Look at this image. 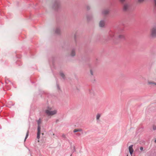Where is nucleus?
Returning <instances> with one entry per match:
<instances>
[{
    "label": "nucleus",
    "mask_w": 156,
    "mask_h": 156,
    "mask_svg": "<svg viewBox=\"0 0 156 156\" xmlns=\"http://www.w3.org/2000/svg\"><path fill=\"white\" fill-rule=\"evenodd\" d=\"M133 145H131L129 147V153L131 155H132L133 151Z\"/></svg>",
    "instance_id": "6"
},
{
    "label": "nucleus",
    "mask_w": 156,
    "mask_h": 156,
    "mask_svg": "<svg viewBox=\"0 0 156 156\" xmlns=\"http://www.w3.org/2000/svg\"><path fill=\"white\" fill-rule=\"evenodd\" d=\"M90 74L92 75H93V71L92 70H90Z\"/></svg>",
    "instance_id": "22"
},
{
    "label": "nucleus",
    "mask_w": 156,
    "mask_h": 156,
    "mask_svg": "<svg viewBox=\"0 0 156 156\" xmlns=\"http://www.w3.org/2000/svg\"><path fill=\"white\" fill-rule=\"evenodd\" d=\"M60 76L62 77L63 78V79L64 78V77L65 76V75H64V74L63 73H60Z\"/></svg>",
    "instance_id": "18"
},
{
    "label": "nucleus",
    "mask_w": 156,
    "mask_h": 156,
    "mask_svg": "<svg viewBox=\"0 0 156 156\" xmlns=\"http://www.w3.org/2000/svg\"><path fill=\"white\" fill-rule=\"evenodd\" d=\"M148 84L149 85H150L152 86H156V83H155L154 82H151V81H148Z\"/></svg>",
    "instance_id": "11"
},
{
    "label": "nucleus",
    "mask_w": 156,
    "mask_h": 156,
    "mask_svg": "<svg viewBox=\"0 0 156 156\" xmlns=\"http://www.w3.org/2000/svg\"><path fill=\"white\" fill-rule=\"evenodd\" d=\"M70 156H72V154H71V155H70Z\"/></svg>",
    "instance_id": "29"
},
{
    "label": "nucleus",
    "mask_w": 156,
    "mask_h": 156,
    "mask_svg": "<svg viewBox=\"0 0 156 156\" xmlns=\"http://www.w3.org/2000/svg\"><path fill=\"white\" fill-rule=\"evenodd\" d=\"M153 130H154L156 129V126L154 125L153 126Z\"/></svg>",
    "instance_id": "21"
},
{
    "label": "nucleus",
    "mask_w": 156,
    "mask_h": 156,
    "mask_svg": "<svg viewBox=\"0 0 156 156\" xmlns=\"http://www.w3.org/2000/svg\"><path fill=\"white\" fill-rule=\"evenodd\" d=\"M101 116L100 114L98 113L96 115V119L97 120H98Z\"/></svg>",
    "instance_id": "16"
},
{
    "label": "nucleus",
    "mask_w": 156,
    "mask_h": 156,
    "mask_svg": "<svg viewBox=\"0 0 156 156\" xmlns=\"http://www.w3.org/2000/svg\"><path fill=\"white\" fill-rule=\"evenodd\" d=\"M154 8L156 9V0H154Z\"/></svg>",
    "instance_id": "19"
},
{
    "label": "nucleus",
    "mask_w": 156,
    "mask_h": 156,
    "mask_svg": "<svg viewBox=\"0 0 156 156\" xmlns=\"http://www.w3.org/2000/svg\"><path fill=\"white\" fill-rule=\"evenodd\" d=\"M144 0H138V2L139 3H142L143 2Z\"/></svg>",
    "instance_id": "20"
},
{
    "label": "nucleus",
    "mask_w": 156,
    "mask_h": 156,
    "mask_svg": "<svg viewBox=\"0 0 156 156\" xmlns=\"http://www.w3.org/2000/svg\"><path fill=\"white\" fill-rule=\"evenodd\" d=\"M41 133V129H37V138L38 139V142H39V139L40 138V134Z\"/></svg>",
    "instance_id": "8"
},
{
    "label": "nucleus",
    "mask_w": 156,
    "mask_h": 156,
    "mask_svg": "<svg viewBox=\"0 0 156 156\" xmlns=\"http://www.w3.org/2000/svg\"><path fill=\"white\" fill-rule=\"evenodd\" d=\"M155 142L156 143V139L155 140Z\"/></svg>",
    "instance_id": "28"
},
{
    "label": "nucleus",
    "mask_w": 156,
    "mask_h": 156,
    "mask_svg": "<svg viewBox=\"0 0 156 156\" xmlns=\"http://www.w3.org/2000/svg\"><path fill=\"white\" fill-rule=\"evenodd\" d=\"M62 136L63 137H65V135H63Z\"/></svg>",
    "instance_id": "27"
},
{
    "label": "nucleus",
    "mask_w": 156,
    "mask_h": 156,
    "mask_svg": "<svg viewBox=\"0 0 156 156\" xmlns=\"http://www.w3.org/2000/svg\"><path fill=\"white\" fill-rule=\"evenodd\" d=\"M75 54V50L73 49L72 51L71 55L72 56H74Z\"/></svg>",
    "instance_id": "15"
},
{
    "label": "nucleus",
    "mask_w": 156,
    "mask_h": 156,
    "mask_svg": "<svg viewBox=\"0 0 156 156\" xmlns=\"http://www.w3.org/2000/svg\"><path fill=\"white\" fill-rule=\"evenodd\" d=\"M129 7V5L127 4H125L123 6V10L124 11L127 10Z\"/></svg>",
    "instance_id": "9"
},
{
    "label": "nucleus",
    "mask_w": 156,
    "mask_h": 156,
    "mask_svg": "<svg viewBox=\"0 0 156 156\" xmlns=\"http://www.w3.org/2000/svg\"><path fill=\"white\" fill-rule=\"evenodd\" d=\"M105 21L104 20H101L99 23V25L100 27H103L104 26Z\"/></svg>",
    "instance_id": "7"
},
{
    "label": "nucleus",
    "mask_w": 156,
    "mask_h": 156,
    "mask_svg": "<svg viewBox=\"0 0 156 156\" xmlns=\"http://www.w3.org/2000/svg\"><path fill=\"white\" fill-rule=\"evenodd\" d=\"M76 134L78 136H80L81 135V134L80 133H77Z\"/></svg>",
    "instance_id": "24"
},
{
    "label": "nucleus",
    "mask_w": 156,
    "mask_h": 156,
    "mask_svg": "<svg viewBox=\"0 0 156 156\" xmlns=\"http://www.w3.org/2000/svg\"><path fill=\"white\" fill-rule=\"evenodd\" d=\"M57 88H58V89H59V86H58V85H57Z\"/></svg>",
    "instance_id": "26"
},
{
    "label": "nucleus",
    "mask_w": 156,
    "mask_h": 156,
    "mask_svg": "<svg viewBox=\"0 0 156 156\" xmlns=\"http://www.w3.org/2000/svg\"><path fill=\"white\" fill-rule=\"evenodd\" d=\"M140 150L141 151H142L143 150V149H144V148H143V147H140Z\"/></svg>",
    "instance_id": "23"
},
{
    "label": "nucleus",
    "mask_w": 156,
    "mask_h": 156,
    "mask_svg": "<svg viewBox=\"0 0 156 156\" xmlns=\"http://www.w3.org/2000/svg\"><path fill=\"white\" fill-rule=\"evenodd\" d=\"M120 1L122 2H124L125 0H119Z\"/></svg>",
    "instance_id": "25"
},
{
    "label": "nucleus",
    "mask_w": 156,
    "mask_h": 156,
    "mask_svg": "<svg viewBox=\"0 0 156 156\" xmlns=\"http://www.w3.org/2000/svg\"><path fill=\"white\" fill-rule=\"evenodd\" d=\"M57 111L56 110L53 111L51 110V108L50 107L48 108V109L45 110V113L48 115H52L56 114Z\"/></svg>",
    "instance_id": "1"
},
{
    "label": "nucleus",
    "mask_w": 156,
    "mask_h": 156,
    "mask_svg": "<svg viewBox=\"0 0 156 156\" xmlns=\"http://www.w3.org/2000/svg\"><path fill=\"white\" fill-rule=\"evenodd\" d=\"M55 33L59 34L60 32V30L59 28H57L55 30Z\"/></svg>",
    "instance_id": "14"
},
{
    "label": "nucleus",
    "mask_w": 156,
    "mask_h": 156,
    "mask_svg": "<svg viewBox=\"0 0 156 156\" xmlns=\"http://www.w3.org/2000/svg\"><path fill=\"white\" fill-rule=\"evenodd\" d=\"M109 12V10L108 9L104 10L103 11L102 13L103 14L106 15Z\"/></svg>",
    "instance_id": "13"
},
{
    "label": "nucleus",
    "mask_w": 156,
    "mask_h": 156,
    "mask_svg": "<svg viewBox=\"0 0 156 156\" xmlns=\"http://www.w3.org/2000/svg\"><path fill=\"white\" fill-rule=\"evenodd\" d=\"M151 36L153 37H155L156 36V27H153L151 29Z\"/></svg>",
    "instance_id": "3"
},
{
    "label": "nucleus",
    "mask_w": 156,
    "mask_h": 156,
    "mask_svg": "<svg viewBox=\"0 0 156 156\" xmlns=\"http://www.w3.org/2000/svg\"><path fill=\"white\" fill-rule=\"evenodd\" d=\"M60 6V3L58 0H56L54 1L53 6V8L55 9H57Z\"/></svg>",
    "instance_id": "2"
},
{
    "label": "nucleus",
    "mask_w": 156,
    "mask_h": 156,
    "mask_svg": "<svg viewBox=\"0 0 156 156\" xmlns=\"http://www.w3.org/2000/svg\"><path fill=\"white\" fill-rule=\"evenodd\" d=\"M28 134H29V131L28 130L27 132V134H26V137H25V140L27 138V137H28Z\"/></svg>",
    "instance_id": "17"
},
{
    "label": "nucleus",
    "mask_w": 156,
    "mask_h": 156,
    "mask_svg": "<svg viewBox=\"0 0 156 156\" xmlns=\"http://www.w3.org/2000/svg\"><path fill=\"white\" fill-rule=\"evenodd\" d=\"M125 35L124 34H122L119 35V38L121 39H125Z\"/></svg>",
    "instance_id": "10"
},
{
    "label": "nucleus",
    "mask_w": 156,
    "mask_h": 156,
    "mask_svg": "<svg viewBox=\"0 0 156 156\" xmlns=\"http://www.w3.org/2000/svg\"><path fill=\"white\" fill-rule=\"evenodd\" d=\"M82 131V130L81 129H74L73 130V132L74 133H76L78 132H81Z\"/></svg>",
    "instance_id": "12"
},
{
    "label": "nucleus",
    "mask_w": 156,
    "mask_h": 156,
    "mask_svg": "<svg viewBox=\"0 0 156 156\" xmlns=\"http://www.w3.org/2000/svg\"><path fill=\"white\" fill-rule=\"evenodd\" d=\"M115 35L114 33L113 32L111 31L109 33V37L110 39H112Z\"/></svg>",
    "instance_id": "5"
},
{
    "label": "nucleus",
    "mask_w": 156,
    "mask_h": 156,
    "mask_svg": "<svg viewBox=\"0 0 156 156\" xmlns=\"http://www.w3.org/2000/svg\"><path fill=\"white\" fill-rule=\"evenodd\" d=\"M42 121L41 119H39L37 121V123L38 125L37 129H41V123Z\"/></svg>",
    "instance_id": "4"
}]
</instances>
